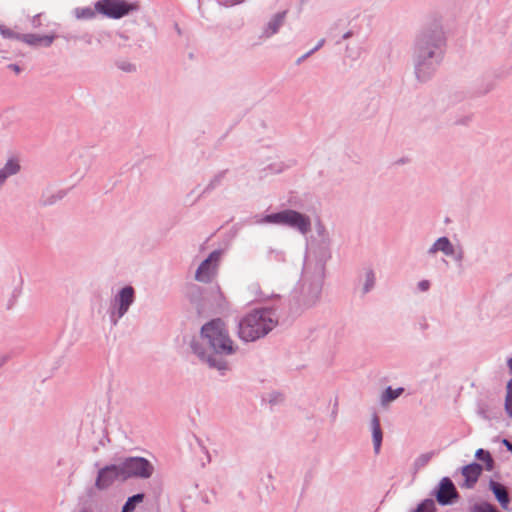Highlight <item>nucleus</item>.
Masks as SVG:
<instances>
[{"label": "nucleus", "mask_w": 512, "mask_h": 512, "mask_svg": "<svg viewBox=\"0 0 512 512\" xmlns=\"http://www.w3.org/2000/svg\"><path fill=\"white\" fill-rule=\"evenodd\" d=\"M189 346L201 364L218 371L221 376L231 369L226 357L238 350L221 318L206 322L200 329L199 338H193Z\"/></svg>", "instance_id": "f257e3e1"}, {"label": "nucleus", "mask_w": 512, "mask_h": 512, "mask_svg": "<svg viewBox=\"0 0 512 512\" xmlns=\"http://www.w3.org/2000/svg\"><path fill=\"white\" fill-rule=\"evenodd\" d=\"M446 51V37L438 20L425 25L415 36L411 49L415 78L420 83L432 79Z\"/></svg>", "instance_id": "f03ea898"}, {"label": "nucleus", "mask_w": 512, "mask_h": 512, "mask_svg": "<svg viewBox=\"0 0 512 512\" xmlns=\"http://www.w3.org/2000/svg\"><path fill=\"white\" fill-rule=\"evenodd\" d=\"M277 325L272 308H255L239 320L237 334L244 342H255L267 336Z\"/></svg>", "instance_id": "7ed1b4c3"}, {"label": "nucleus", "mask_w": 512, "mask_h": 512, "mask_svg": "<svg viewBox=\"0 0 512 512\" xmlns=\"http://www.w3.org/2000/svg\"><path fill=\"white\" fill-rule=\"evenodd\" d=\"M324 283V263L317 274L305 276L292 292V301L299 309H309L319 303Z\"/></svg>", "instance_id": "20e7f679"}, {"label": "nucleus", "mask_w": 512, "mask_h": 512, "mask_svg": "<svg viewBox=\"0 0 512 512\" xmlns=\"http://www.w3.org/2000/svg\"><path fill=\"white\" fill-rule=\"evenodd\" d=\"M256 223L287 227L303 235H306L311 230L310 217L293 209H284L279 212L266 214L257 219Z\"/></svg>", "instance_id": "39448f33"}, {"label": "nucleus", "mask_w": 512, "mask_h": 512, "mask_svg": "<svg viewBox=\"0 0 512 512\" xmlns=\"http://www.w3.org/2000/svg\"><path fill=\"white\" fill-rule=\"evenodd\" d=\"M124 482L129 479H148L154 473L153 464L141 456H128L118 458Z\"/></svg>", "instance_id": "423d86ee"}, {"label": "nucleus", "mask_w": 512, "mask_h": 512, "mask_svg": "<svg viewBox=\"0 0 512 512\" xmlns=\"http://www.w3.org/2000/svg\"><path fill=\"white\" fill-rule=\"evenodd\" d=\"M135 299L136 291L131 285H126L117 292L110 303L109 318L113 326H116L118 321L124 317Z\"/></svg>", "instance_id": "0eeeda50"}, {"label": "nucleus", "mask_w": 512, "mask_h": 512, "mask_svg": "<svg viewBox=\"0 0 512 512\" xmlns=\"http://www.w3.org/2000/svg\"><path fill=\"white\" fill-rule=\"evenodd\" d=\"M137 9V4L125 0H99L95 3V10L111 19H120Z\"/></svg>", "instance_id": "6e6552de"}, {"label": "nucleus", "mask_w": 512, "mask_h": 512, "mask_svg": "<svg viewBox=\"0 0 512 512\" xmlns=\"http://www.w3.org/2000/svg\"><path fill=\"white\" fill-rule=\"evenodd\" d=\"M440 506L452 505L458 501L460 494L450 477L441 478L430 493Z\"/></svg>", "instance_id": "1a4fd4ad"}, {"label": "nucleus", "mask_w": 512, "mask_h": 512, "mask_svg": "<svg viewBox=\"0 0 512 512\" xmlns=\"http://www.w3.org/2000/svg\"><path fill=\"white\" fill-rule=\"evenodd\" d=\"M186 297L198 316L210 314L211 305L208 303L210 298H207V289H203L197 284H189L186 287Z\"/></svg>", "instance_id": "9d476101"}, {"label": "nucleus", "mask_w": 512, "mask_h": 512, "mask_svg": "<svg viewBox=\"0 0 512 512\" xmlns=\"http://www.w3.org/2000/svg\"><path fill=\"white\" fill-rule=\"evenodd\" d=\"M116 481L124 482L119 461L100 468L95 479V487L100 490L109 489Z\"/></svg>", "instance_id": "9b49d317"}, {"label": "nucleus", "mask_w": 512, "mask_h": 512, "mask_svg": "<svg viewBox=\"0 0 512 512\" xmlns=\"http://www.w3.org/2000/svg\"><path fill=\"white\" fill-rule=\"evenodd\" d=\"M221 250L212 251L196 270L195 279L202 283H210L216 274L217 263L220 260Z\"/></svg>", "instance_id": "f8f14e48"}, {"label": "nucleus", "mask_w": 512, "mask_h": 512, "mask_svg": "<svg viewBox=\"0 0 512 512\" xmlns=\"http://www.w3.org/2000/svg\"><path fill=\"white\" fill-rule=\"evenodd\" d=\"M461 474L464 477L463 482L460 484L461 488L472 489L477 483L482 471L483 466L477 462L464 465L460 468Z\"/></svg>", "instance_id": "ddd939ff"}, {"label": "nucleus", "mask_w": 512, "mask_h": 512, "mask_svg": "<svg viewBox=\"0 0 512 512\" xmlns=\"http://www.w3.org/2000/svg\"><path fill=\"white\" fill-rule=\"evenodd\" d=\"M489 490L494 495L495 500L499 503L500 507L505 511H511L510 502L511 498L508 489L502 483L490 479Z\"/></svg>", "instance_id": "4468645a"}, {"label": "nucleus", "mask_w": 512, "mask_h": 512, "mask_svg": "<svg viewBox=\"0 0 512 512\" xmlns=\"http://www.w3.org/2000/svg\"><path fill=\"white\" fill-rule=\"evenodd\" d=\"M207 298H210L208 302L211 305L210 313L222 312L228 308V302L219 285L207 288Z\"/></svg>", "instance_id": "2eb2a0df"}, {"label": "nucleus", "mask_w": 512, "mask_h": 512, "mask_svg": "<svg viewBox=\"0 0 512 512\" xmlns=\"http://www.w3.org/2000/svg\"><path fill=\"white\" fill-rule=\"evenodd\" d=\"M316 232H317L318 236L320 237L319 244H318L320 258L323 262H326L331 257V252H330L331 240H330L328 232L326 231V228L324 227V225L321 222H318L316 224Z\"/></svg>", "instance_id": "dca6fc26"}, {"label": "nucleus", "mask_w": 512, "mask_h": 512, "mask_svg": "<svg viewBox=\"0 0 512 512\" xmlns=\"http://www.w3.org/2000/svg\"><path fill=\"white\" fill-rule=\"evenodd\" d=\"M21 171V164L18 157H10L4 166L0 168V189L3 187L7 179L18 174Z\"/></svg>", "instance_id": "f3484780"}, {"label": "nucleus", "mask_w": 512, "mask_h": 512, "mask_svg": "<svg viewBox=\"0 0 512 512\" xmlns=\"http://www.w3.org/2000/svg\"><path fill=\"white\" fill-rule=\"evenodd\" d=\"M287 11H281L273 15V17L269 20L266 26L263 29L262 36L265 38H270L275 35L280 27L284 24L286 19Z\"/></svg>", "instance_id": "a211bd4d"}, {"label": "nucleus", "mask_w": 512, "mask_h": 512, "mask_svg": "<svg viewBox=\"0 0 512 512\" xmlns=\"http://www.w3.org/2000/svg\"><path fill=\"white\" fill-rule=\"evenodd\" d=\"M437 252H442L445 256H449L454 253V245L448 237H439L427 251L428 255H434Z\"/></svg>", "instance_id": "6ab92c4d"}, {"label": "nucleus", "mask_w": 512, "mask_h": 512, "mask_svg": "<svg viewBox=\"0 0 512 512\" xmlns=\"http://www.w3.org/2000/svg\"><path fill=\"white\" fill-rule=\"evenodd\" d=\"M55 39V35H44L40 36L38 34L28 33L23 34L21 37V41L33 46H43V47H50Z\"/></svg>", "instance_id": "aec40b11"}, {"label": "nucleus", "mask_w": 512, "mask_h": 512, "mask_svg": "<svg viewBox=\"0 0 512 512\" xmlns=\"http://www.w3.org/2000/svg\"><path fill=\"white\" fill-rule=\"evenodd\" d=\"M371 430L374 453L379 454L383 440V432L381 429L379 416L376 412L373 413L371 418Z\"/></svg>", "instance_id": "412c9836"}, {"label": "nucleus", "mask_w": 512, "mask_h": 512, "mask_svg": "<svg viewBox=\"0 0 512 512\" xmlns=\"http://www.w3.org/2000/svg\"><path fill=\"white\" fill-rule=\"evenodd\" d=\"M466 512H501L494 504L487 500L468 499Z\"/></svg>", "instance_id": "4be33fe9"}, {"label": "nucleus", "mask_w": 512, "mask_h": 512, "mask_svg": "<svg viewBox=\"0 0 512 512\" xmlns=\"http://www.w3.org/2000/svg\"><path fill=\"white\" fill-rule=\"evenodd\" d=\"M228 170H221L217 174L213 176V178L209 181V183L206 185V187L203 189V191L199 194L197 199L195 201H198L200 198L204 197L205 195L210 194L213 190L220 187L225 179V176L227 174Z\"/></svg>", "instance_id": "5701e85b"}, {"label": "nucleus", "mask_w": 512, "mask_h": 512, "mask_svg": "<svg viewBox=\"0 0 512 512\" xmlns=\"http://www.w3.org/2000/svg\"><path fill=\"white\" fill-rule=\"evenodd\" d=\"M475 458L479 461L484 462L485 469L487 471H492L494 469L495 461L488 450H485L483 448L477 449L475 452Z\"/></svg>", "instance_id": "b1692460"}, {"label": "nucleus", "mask_w": 512, "mask_h": 512, "mask_svg": "<svg viewBox=\"0 0 512 512\" xmlns=\"http://www.w3.org/2000/svg\"><path fill=\"white\" fill-rule=\"evenodd\" d=\"M66 194L67 193H66L65 190H59L56 193L48 194V195L43 193L41 198H40V204L42 206L54 205L56 202H58L61 199H63L66 196Z\"/></svg>", "instance_id": "393cba45"}, {"label": "nucleus", "mask_w": 512, "mask_h": 512, "mask_svg": "<svg viewBox=\"0 0 512 512\" xmlns=\"http://www.w3.org/2000/svg\"><path fill=\"white\" fill-rule=\"evenodd\" d=\"M404 392L403 387H398L396 389H393L391 386H388L381 396V403L385 404L391 401H394L397 399L402 393Z\"/></svg>", "instance_id": "a878e982"}, {"label": "nucleus", "mask_w": 512, "mask_h": 512, "mask_svg": "<svg viewBox=\"0 0 512 512\" xmlns=\"http://www.w3.org/2000/svg\"><path fill=\"white\" fill-rule=\"evenodd\" d=\"M376 276L372 268L365 270V282L362 287V293L365 295L369 293L375 286Z\"/></svg>", "instance_id": "bb28decb"}, {"label": "nucleus", "mask_w": 512, "mask_h": 512, "mask_svg": "<svg viewBox=\"0 0 512 512\" xmlns=\"http://www.w3.org/2000/svg\"><path fill=\"white\" fill-rule=\"evenodd\" d=\"M145 498L144 493H137L127 498L122 508L126 511L133 512L138 504L143 502Z\"/></svg>", "instance_id": "cd10ccee"}, {"label": "nucleus", "mask_w": 512, "mask_h": 512, "mask_svg": "<svg viewBox=\"0 0 512 512\" xmlns=\"http://www.w3.org/2000/svg\"><path fill=\"white\" fill-rule=\"evenodd\" d=\"M494 88V83L490 80H482L472 91V96H483L489 93Z\"/></svg>", "instance_id": "c85d7f7f"}, {"label": "nucleus", "mask_w": 512, "mask_h": 512, "mask_svg": "<svg viewBox=\"0 0 512 512\" xmlns=\"http://www.w3.org/2000/svg\"><path fill=\"white\" fill-rule=\"evenodd\" d=\"M477 414L485 419V420H492V419H495L497 418L496 416V412H494L493 410H491L489 408V405L484 403V402H480L478 403L477 405Z\"/></svg>", "instance_id": "c756f323"}, {"label": "nucleus", "mask_w": 512, "mask_h": 512, "mask_svg": "<svg viewBox=\"0 0 512 512\" xmlns=\"http://www.w3.org/2000/svg\"><path fill=\"white\" fill-rule=\"evenodd\" d=\"M433 455L434 452H427L418 456L413 463L414 473H417L420 469L424 468L429 463Z\"/></svg>", "instance_id": "7c9ffc66"}, {"label": "nucleus", "mask_w": 512, "mask_h": 512, "mask_svg": "<svg viewBox=\"0 0 512 512\" xmlns=\"http://www.w3.org/2000/svg\"><path fill=\"white\" fill-rule=\"evenodd\" d=\"M435 502L431 498L422 500L412 512H436Z\"/></svg>", "instance_id": "2f4dec72"}, {"label": "nucleus", "mask_w": 512, "mask_h": 512, "mask_svg": "<svg viewBox=\"0 0 512 512\" xmlns=\"http://www.w3.org/2000/svg\"><path fill=\"white\" fill-rule=\"evenodd\" d=\"M74 15L77 19H92L96 15V10L91 7H77L74 9Z\"/></svg>", "instance_id": "473e14b6"}, {"label": "nucleus", "mask_w": 512, "mask_h": 512, "mask_svg": "<svg viewBox=\"0 0 512 512\" xmlns=\"http://www.w3.org/2000/svg\"><path fill=\"white\" fill-rule=\"evenodd\" d=\"M504 408L507 415L512 418V378L508 381L506 385V396Z\"/></svg>", "instance_id": "72a5a7b5"}, {"label": "nucleus", "mask_w": 512, "mask_h": 512, "mask_svg": "<svg viewBox=\"0 0 512 512\" xmlns=\"http://www.w3.org/2000/svg\"><path fill=\"white\" fill-rule=\"evenodd\" d=\"M0 34L5 39L17 40L21 41V37L23 34L17 33L12 29L6 27L3 24H0Z\"/></svg>", "instance_id": "f704fd0d"}, {"label": "nucleus", "mask_w": 512, "mask_h": 512, "mask_svg": "<svg viewBox=\"0 0 512 512\" xmlns=\"http://www.w3.org/2000/svg\"><path fill=\"white\" fill-rule=\"evenodd\" d=\"M115 66L123 71V72H126V73H134L136 72L137 68H136V65L129 62V61H126V60H118L115 62Z\"/></svg>", "instance_id": "c9c22d12"}, {"label": "nucleus", "mask_w": 512, "mask_h": 512, "mask_svg": "<svg viewBox=\"0 0 512 512\" xmlns=\"http://www.w3.org/2000/svg\"><path fill=\"white\" fill-rule=\"evenodd\" d=\"M294 164H295L294 161H290L289 163H284V162L272 163L270 165V169H271L272 173L279 174V173L285 171L286 169L292 167Z\"/></svg>", "instance_id": "e433bc0d"}, {"label": "nucleus", "mask_w": 512, "mask_h": 512, "mask_svg": "<svg viewBox=\"0 0 512 512\" xmlns=\"http://www.w3.org/2000/svg\"><path fill=\"white\" fill-rule=\"evenodd\" d=\"M449 257H452L459 267L462 266V262L464 259L463 248L461 246L457 248L454 247V253L452 255H449Z\"/></svg>", "instance_id": "4c0bfd02"}, {"label": "nucleus", "mask_w": 512, "mask_h": 512, "mask_svg": "<svg viewBox=\"0 0 512 512\" xmlns=\"http://www.w3.org/2000/svg\"><path fill=\"white\" fill-rule=\"evenodd\" d=\"M283 400V395L279 392H272L269 394L268 402L270 404H278Z\"/></svg>", "instance_id": "58836bf2"}, {"label": "nucleus", "mask_w": 512, "mask_h": 512, "mask_svg": "<svg viewBox=\"0 0 512 512\" xmlns=\"http://www.w3.org/2000/svg\"><path fill=\"white\" fill-rule=\"evenodd\" d=\"M417 287L420 291L425 292L430 288V281L421 280L418 282Z\"/></svg>", "instance_id": "ea45409f"}, {"label": "nucleus", "mask_w": 512, "mask_h": 512, "mask_svg": "<svg viewBox=\"0 0 512 512\" xmlns=\"http://www.w3.org/2000/svg\"><path fill=\"white\" fill-rule=\"evenodd\" d=\"M311 55H313V51L309 50L296 60V65H300L304 60L309 58Z\"/></svg>", "instance_id": "a19ab883"}, {"label": "nucleus", "mask_w": 512, "mask_h": 512, "mask_svg": "<svg viewBox=\"0 0 512 512\" xmlns=\"http://www.w3.org/2000/svg\"><path fill=\"white\" fill-rule=\"evenodd\" d=\"M40 17H41V14H37V15L33 16L32 20H31V25L34 28H37L41 25Z\"/></svg>", "instance_id": "79ce46f5"}, {"label": "nucleus", "mask_w": 512, "mask_h": 512, "mask_svg": "<svg viewBox=\"0 0 512 512\" xmlns=\"http://www.w3.org/2000/svg\"><path fill=\"white\" fill-rule=\"evenodd\" d=\"M501 443H502V445H503V446H504V447H505L509 452H511V453H512V442H511V441H509V440H508V439H506V438H503V439L501 440Z\"/></svg>", "instance_id": "37998d69"}, {"label": "nucleus", "mask_w": 512, "mask_h": 512, "mask_svg": "<svg viewBox=\"0 0 512 512\" xmlns=\"http://www.w3.org/2000/svg\"><path fill=\"white\" fill-rule=\"evenodd\" d=\"M325 43V39H321L318 41V43L315 45L314 48L311 49V51H313V54L318 51Z\"/></svg>", "instance_id": "c03bdc74"}, {"label": "nucleus", "mask_w": 512, "mask_h": 512, "mask_svg": "<svg viewBox=\"0 0 512 512\" xmlns=\"http://www.w3.org/2000/svg\"><path fill=\"white\" fill-rule=\"evenodd\" d=\"M244 0H225L224 4L226 6H233V5H236V4H240L242 3Z\"/></svg>", "instance_id": "a18cd8bd"}, {"label": "nucleus", "mask_w": 512, "mask_h": 512, "mask_svg": "<svg viewBox=\"0 0 512 512\" xmlns=\"http://www.w3.org/2000/svg\"><path fill=\"white\" fill-rule=\"evenodd\" d=\"M471 121V116H467L463 119H459L456 121V124L466 125Z\"/></svg>", "instance_id": "49530a36"}, {"label": "nucleus", "mask_w": 512, "mask_h": 512, "mask_svg": "<svg viewBox=\"0 0 512 512\" xmlns=\"http://www.w3.org/2000/svg\"><path fill=\"white\" fill-rule=\"evenodd\" d=\"M10 358H11L10 354L2 355L0 357V367H2Z\"/></svg>", "instance_id": "de8ad7c7"}, {"label": "nucleus", "mask_w": 512, "mask_h": 512, "mask_svg": "<svg viewBox=\"0 0 512 512\" xmlns=\"http://www.w3.org/2000/svg\"><path fill=\"white\" fill-rule=\"evenodd\" d=\"M8 68L12 69L15 73H20V71H21L20 66L17 64H9Z\"/></svg>", "instance_id": "09e8293b"}, {"label": "nucleus", "mask_w": 512, "mask_h": 512, "mask_svg": "<svg viewBox=\"0 0 512 512\" xmlns=\"http://www.w3.org/2000/svg\"><path fill=\"white\" fill-rule=\"evenodd\" d=\"M352 35H353V32H352V31H347L346 33H344V34H343L342 39H348V38H350Z\"/></svg>", "instance_id": "8fccbe9b"}, {"label": "nucleus", "mask_w": 512, "mask_h": 512, "mask_svg": "<svg viewBox=\"0 0 512 512\" xmlns=\"http://www.w3.org/2000/svg\"><path fill=\"white\" fill-rule=\"evenodd\" d=\"M377 109H378V104H377V103H374V104H373V106H372L371 114H370L369 116H371V115L375 114V113H376V111H377Z\"/></svg>", "instance_id": "3c124183"}, {"label": "nucleus", "mask_w": 512, "mask_h": 512, "mask_svg": "<svg viewBox=\"0 0 512 512\" xmlns=\"http://www.w3.org/2000/svg\"><path fill=\"white\" fill-rule=\"evenodd\" d=\"M507 366H508V368L510 370V373H512V357L508 358Z\"/></svg>", "instance_id": "603ef678"}, {"label": "nucleus", "mask_w": 512, "mask_h": 512, "mask_svg": "<svg viewBox=\"0 0 512 512\" xmlns=\"http://www.w3.org/2000/svg\"><path fill=\"white\" fill-rule=\"evenodd\" d=\"M119 36L124 39V40H127V36H125L124 34H119Z\"/></svg>", "instance_id": "864d4df0"}, {"label": "nucleus", "mask_w": 512, "mask_h": 512, "mask_svg": "<svg viewBox=\"0 0 512 512\" xmlns=\"http://www.w3.org/2000/svg\"><path fill=\"white\" fill-rule=\"evenodd\" d=\"M332 416L335 417L336 416V411H333L332 412Z\"/></svg>", "instance_id": "5fc2aeb1"}, {"label": "nucleus", "mask_w": 512, "mask_h": 512, "mask_svg": "<svg viewBox=\"0 0 512 512\" xmlns=\"http://www.w3.org/2000/svg\"><path fill=\"white\" fill-rule=\"evenodd\" d=\"M81 512H87L86 510H82Z\"/></svg>", "instance_id": "6e6d98bb"}]
</instances>
